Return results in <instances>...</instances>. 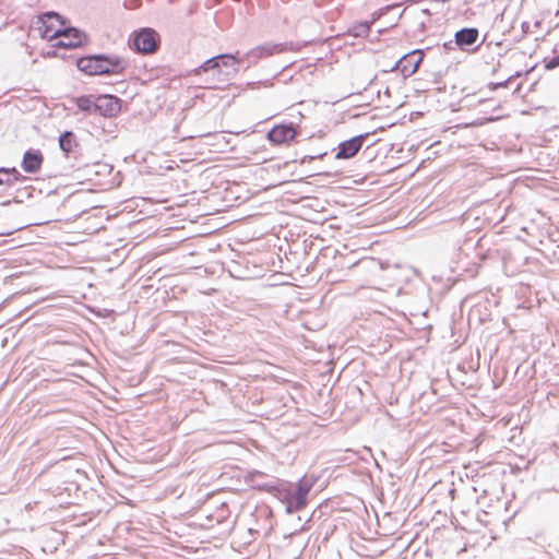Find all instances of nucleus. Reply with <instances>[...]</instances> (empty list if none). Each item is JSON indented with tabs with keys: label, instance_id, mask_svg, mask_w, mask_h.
<instances>
[{
	"label": "nucleus",
	"instance_id": "nucleus-10",
	"mask_svg": "<svg viewBox=\"0 0 559 559\" xmlns=\"http://www.w3.org/2000/svg\"><path fill=\"white\" fill-rule=\"evenodd\" d=\"M222 57L215 56L206 61H204L200 67L194 69L195 75H201L202 73L211 72L213 76L221 75L222 66H221Z\"/></svg>",
	"mask_w": 559,
	"mask_h": 559
},
{
	"label": "nucleus",
	"instance_id": "nucleus-12",
	"mask_svg": "<svg viewBox=\"0 0 559 559\" xmlns=\"http://www.w3.org/2000/svg\"><path fill=\"white\" fill-rule=\"evenodd\" d=\"M478 35L476 28H463L455 34V41L460 47L471 46L476 43Z\"/></svg>",
	"mask_w": 559,
	"mask_h": 559
},
{
	"label": "nucleus",
	"instance_id": "nucleus-16",
	"mask_svg": "<svg viewBox=\"0 0 559 559\" xmlns=\"http://www.w3.org/2000/svg\"><path fill=\"white\" fill-rule=\"evenodd\" d=\"M43 19H47V20H56L57 22H59L61 25H63V21H61V16L56 13V12H47L43 15Z\"/></svg>",
	"mask_w": 559,
	"mask_h": 559
},
{
	"label": "nucleus",
	"instance_id": "nucleus-15",
	"mask_svg": "<svg viewBox=\"0 0 559 559\" xmlns=\"http://www.w3.org/2000/svg\"><path fill=\"white\" fill-rule=\"evenodd\" d=\"M75 104L82 111L96 114L97 99L94 100L92 95L78 97Z\"/></svg>",
	"mask_w": 559,
	"mask_h": 559
},
{
	"label": "nucleus",
	"instance_id": "nucleus-6",
	"mask_svg": "<svg viewBox=\"0 0 559 559\" xmlns=\"http://www.w3.org/2000/svg\"><path fill=\"white\" fill-rule=\"evenodd\" d=\"M425 57L424 50L416 49L404 55L396 64V70L402 74L403 78H409L418 70Z\"/></svg>",
	"mask_w": 559,
	"mask_h": 559
},
{
	"label": "nucleus",
	"instance_id": "nucleus-17",
	"mask_svg": "<svg viewBox=\"0 0 559 559\" xmlns=\"http://www.w3.org/2000/svg\"><path fill=\"white\" fill-rule=\"evenodd\" d=\"M263 51H265V55H272L273 53V51L271 49L258 48V49L251 50L250 55H252V56H260V55H262Z\"/></svg>",
	"mask_w": 559,
	"mask_h": 559
},
{
	"label": "nucleus",
	"instance_id": "nucleus-19",
	"mask_svg": "<svg viewBox=\"0 0 559 559\" xmlns=\"http://www.w3.org/2000/svg\"><path fill=\"white\" fill-rule=\"evenodd\" d=\"M506 86V83H499V84H496L492 90H496L498 87H504Z\"/></svg>",
	"mask_w": 559,
	"mask_h": 559
},
{
	"label": "nucleus",
	"instance_id": "nucleus-11",
	"mask_svg": "<svg viewBox=\"0 0 559 559\" xmlns=\"http://www.w3.org/2000/svg\"><path fill=\"white\" fill-rule=\"evenodd\" d=\"M79 143L76 141V136L72 131H64L59 136V147L66 154V156H70L75 153Z\"/></svg>",
	"mask_w": 559,
	"mask_h": 559
},
{
	"label": "nucleus",
	"instance_id": "nucleus-3",
	"mask_svg": "<svg viewBox=\"0 0 559 559\" xmlns=\"http://www.w3.org/2000/svg\"><path fill=\"white\" fill-rule=\"evenodd\" d=\"M132 46L141 53H152L159 46V35L153 28H142L134 33Z\"/></svg>",
	"mask_w": 559,
	"mask_h": 559
},
{
	"label": "nucleus",
	"instance_id": "nucleus-5",
	"mask_svg": "<svg viewBox=\"0 0 559 559\" xmlns=\"http://www.w3.org/2000/svg\"><path fill=\"white\" fill-rule=\"evenodd\" d=\"M299 134L298 126L289 123H280L274 126L267 133V139L276 145L289 144Z\"/></svg>",
	"mask_w": 559,
	"mask_h": 559
},
{
	"label": "nucleus",
	"instance_id": "nucleus-13",
	"mask_svg": "<svg viewBox=\"0 0 559 559\" xmlns=\"http://www.w3.org/2000/svg\"><path fill=\"white\" fill-rule=\"evenodd\" d=\"M23 179H24V177L14 167L0 169V186L1 185H12L13 182L21 181Z\"/></svg>",
	"mask_w": 559,
	"mask_h": 559
},
{
	"label": "nucleus",
	"instance_id": "nucleus-1",
	"mask_svg": "<svg viewBox=\"0 0 559 559\" xmlns=\"http://www.w3.org/2000/svg\"><path fill=\"white\" fill-rule=\"evenodd\" d=\"M129 62L117 55H88L79 58L76 67L88 75H118L128 68Z\"/></svg>",
	"mask_w": 559,
	"mask_h": 559
},
{
	"label": "nucleus",
	"instance_id": "nucleus-9",
	"mask_svg": "<svg viewBox=\"0 0 559 559\" xmlns=\"http://www.w3.org/2000/svg\"><path fill=\"white\" fill-rule=\"evenodd\" d=\"M44 163V155L39 150H27L22 159L21 167L25 173L36 174L41 168Z\"/></svg>",
	"mask_w": 559,
	"mask_h": 559
},
{
	"label": "nucleus",
	"instance_id": "nucleus-2",
	"mask_svg": "<svg viewBox=\"0 0 559 559\" xmlns=\"http://www.w3.org/2000/svg\"><path fill=\"white\" fill-rule=\"evenodd\" d=\"M43 35L47 38L59 37L60 40L56 46L64 48L80 47L87 40V37L83 32L71 26L52 31L51 25H47L43 31Z\"/></svg>",
	"mask_w": 559,
	"mask_h": 559
},
{
	"label": "nucleus",
	"instance_id": "nucleus-4",
	"mask_svg": "<svg viewBox=\"0 0 559 559\" xmlns=\"http://www.w3.org/2000/svg\"><path fill=\"white\" fill-rule=\"evenodd\" d=\"M316 483V478L302 477L298 483L296 490L288 499L289 510L300 511L307 506V497Z\"/></svg>",
	"mask_w": 559,
	"mask_h": 559
},
{
	"label": "nucleus",
	"instance_id": "nucleus-14",
	"mask_svg": "<svg viewBox=\"0 0 559 559\" xmlns=\"http://www.w3.org/2000/svg\"><path fill=\"white\" fill-rule=\"evenodd\" d=\"M218 56L222 57V61H221L222 72H221V74H223L225 76H229L234 72H236L238 61H237L235 56L228 55V53L218 55Z\"/></svg>",
	"mask_w": 559,
	"mask_h": 559
},
{
	"label": "nucleus",
	"instance_id": "nucleus-8",
	"mask_svg": "<svg viewBox=\"0 0 559 559\" xmlns=\"http://www.w3.org/2000/svg\"><path fill=\"white\" fill-rule=\"evenodd\" d=\"M120 99L112 95H103L97 98L96 114L104 117H115L120 112Z\"/></svg>",
	"mask_w": 559,
	"mask_h": 559
},
{
	"label": "nucleus",
	"instance_id": "nucleus-7",
	"mask_svg": "<svg viewBox=\"0 0 559 559\" xmlns=\"http://www.w3.org/2000/svg\"><path fill=\"white\" fill-rule=\"evenodd\" d=\"M368 133L354 136L347 141L340 143L338 151L335 155L336 159H348L354 157L361 148Z\"/></svg>",
	"mask_w": 559,
	"mask_h": 559
},
{
	"label": "nucleus",
	"instance_id": "nucleus-18",
	"mask_svg": "<svg viewBox=\"0 0 559 559\" xmlns=\"http://www.w3.org/2000/svg\"><path fill=\"white\" fill-rule=\"evenodd\" d=\"M556 67H559V55L557 57H554L546 63L547 69H554Z\"/></svg>",
	"mask_w": 559,
	"mask_h": 559
}]
</instances>
